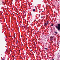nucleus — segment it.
Masks as SVG:
<instances>
[{
  "label": "nucleus",
  "mask_w": 60,
  "mask_h": 60,
  "mask_svg": "<svg viewBox=\"0 0 60 60\" xmlns=\"http://www.w3.org/2000/svg\"><path fill=\"white\" fill-rule=\"evenodd\" d=\"M56 27L59 31H60V24H58L56 25Z\"/></svg>",
  "instance_id": "f257e3e1"
},
{
  "label": "nucleus",
  "mask_w": 60,
  "mask_h": 60,
  "mask_svg": "<svg viewBox=\"0 0 60 60\" xmlns=\"http://www.w3.org/2000/svg\"><path fill=\"white\" fill-rule=\"evenodd\" d=\"M54 37H50L51 40H53L54 39Z\"/></svg>",
  "instance_id": "f03ea898"
},
{
  "label": "nucleus",
  "mask_w": 60,
  "mask_h": 60,
  "mask_svg": "<svg viewBox=\"0 0 60 60\" xmlns=\"http://www.w3.org/2000/svg\"><path fill=\"white\" fill-rule=\"evenodd\" d=\"M45 26H47V23H45L44 25Z\"/></svg>",
  "instance_id": "7ed1b4c3"
},
{
  "label": "nucleus",
  "mask_w": 60,
  "mask_h": 60,
  "mask_svg": "<svg viewBox=\"0 0 60 60\" xmlns=\"http://www.w3.org/2000/svg\"><path fill=\"white\" fill-rule=\"evenodd\" d=\"M33 11H35V9H34L33 10Z\"/></svg>",
  "instance_id": "20e7f679"
},
{
  "label": "nucleus",
  "mask_w": 60,
  "mask_h": 60,
  "mask_svg": "<svg viewBox=\"0 0 60 60\" xmlns=\"http://www.w3.org/2000/svg\"><path fill=\"white\" fill-rule=\"evenodd\" d=\"M55 33L56 34H58V33H57V32H55Z\"/></svg>",
  "instance_id": "39448f33"
},
{
  "label": "nucleus",
  "mask_w": 60,
  "mask_h": 60,
  "mask_svg": "<svg viewBox=\"0 0 60 60\" xmlns=\"http://www.w3.org/2000/svg\"><path fill=\"white\" fill-rule=\"evenodd\" d=\"M54 26V25L53 24H52L51 25V26Z\"/></svg>",
  "instance_id": "423d86ee"
},
{
  "label": "nucleus",
  "mask_w": 60,
  "mask_h": 60,
  "mask_svg": "<svg viewBox=\"0 0 60 60\" xmlns=\"http://www.w3.org/2000/svg\"><path fill=\"white\" fill-rule=\"evenodd\" d=\"M45 49H46V50H47V49H47V48H45Z\"/></svg>",
  "instance_id": "0eeeda50"
},
{
  "label": "nucleus",
  "mask_w": 60,
  "mask_h": 60,
  "mask_svg": "<svg viewBox=\"0 0 60 60\" xmlns=\"http://www.w3.org/2000/svg\"><path fill=\"white\" fill-rule=\"evenodd\" d=\"M48 22H49V21H47V24H48Z\"/></svg>",
  "instance_id": "6e6552de"
},
{
  "label": "nucleus",
  "mask_w": 60,
  "mask_h": 60,
  "mask_svg": "<svg viewBox=\"0 0 60 60\" xmlns=\"http://www.w3.org/2000/svg\"><path fill=\"white\" fill-rule=\"evenodd\" d=\"M43 18V17L42 16H41V19H42V18Z\"/></svg>",
  "instance_id": "1a4fd4ad"
},
{
  "label": "nucleus",
  "mask_w": 60,
  "mask_h": 60,
  "mask_svg": "<svg viewBox=\"0 0 60 60\" xmlns=\"http://www.w3.org/2000/svg\"><path fill=\"white\" fill-rule=\"evenodd\" d=\"M15 36H14V38H15Z\"/></svg>",
  "instance_id": "9d476101"
},
{
  "label": "nucleus",
  "mask_w": 60,
  "mask_h": 60,
  "mask_svg": "<svg viewBox=\"0 0 60 60\" xmlns=\"http://www.w3.org/2000/svg\"><path fill=\"white\" fill-rule=\"evenodd\" d=\"M2 60H4V59H2Z\"/></svg>",
  "instance_id": "9b49d317"
},
{
  "label": "nucleus",
  "mask_w": 60,
  "mask_h": 60,
  "mask_svg": "<svg viewBox=\"0 0 60 60\" xmlns=\"http://www.w3.org/2000/svg\"><path fill=\"white\" fill-rule=\"evenodd\" d=\"M13 57H14V56H13Z\"/></svg>",
  "instance_id": "f8f14e48"
},
{
  "label": "nucleus",
  "mask_w": 60,
  "mask_h": 60,
  "mask_svg": "<svg viewBox=\"0 0 60 60\" xmlns=\"http://www.w3.org/2000/svg\"><path fill=\"white\" fill-rule=\"evenodd\" d=\"M2 3H4V2H2Z\"/></svg>",
  "instance_id": "ddd939ff"
},
{
  "label": "nucleus",
  "mask_w": 60,
  "mask_h": 60,
  "mask_svg": "<svg viewBox=\"0 0 60 60\" xmlns=\"http://www.w3.org/2000/svg\"><path fill=\"white\" fill-rule=\"evenodd\" d=\"M54 36H53V37H54Z\"/></svg>",
  "instance_id": "4468645a"
}]
</instances>
